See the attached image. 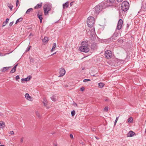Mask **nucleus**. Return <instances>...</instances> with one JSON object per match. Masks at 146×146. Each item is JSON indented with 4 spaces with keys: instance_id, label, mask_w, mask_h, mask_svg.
Masks as SVG:
<instances>
[{
    "instance_id": "obj_31",
    "label": "nucleus",
    "mask_w": 146,
    "mask_h": 146,
    "mask_svg": "<svg viewBox=\"0 0 146 146\" xmlns=\"http://www.w3.org/2000/svg\"><path fill=\"white\" fill-rule=\"evenodd\" d=\"M71 113L72 116H74L75 114V111L74 110H73L71 111Z\"/></svg>"
},
{
    "instance_id": "obj_11",
    "label": "nucleus",
    "mask_w": 146,
    "mask_h": 146,
    "mask_svg": "<svg viewBox=\"0 0 146 146\" xmlns=\"http://www.w3.org/2000/svg\"><path fill=\"white\" fill-rule=\"evenodd\" d=\"M135 133L132 131H129L127 134V137H131L135 134Z\"/></svg>"
},
{
    "instance_id": "obj_42",
    "label": "nucleus",
    "mask_w": 146,
    "mask_h": 146,
    "mask_svg": "<svg viewBox=\"0 0 146 146\" xmlns=\"http://www.w3.org/2000/svg\"><path fill=\"white\" fill-rule=\"evenodd\" d=\"M9 133L11 135H13L14 134V132L13 131H10Z\"/></svg>"
},
{
    "instance_id": "obj_59",
    "label": "nucleus",
    "mask_w": 146,
    "mask_h": 146,
    "mask_svg": "<svg viewBox=\"0 0 146 146\" xmlns=\"http://www.w3.org/2000/svg\"><path fill=\"white\" fill-rule=\"evenodd\" d=\"M106 6H108L109 5H106Z\"/></svg>"
},
{
    "instance_id": "obj_39",
    "label": "nucleus",
    "mask_w": 146,
    "mask_h": 146,
    "mask_svg": "<svg viewBox=\"0 0 146 146\" xmlns=\"http://www.w3.org/2000/svg\"><path fill=\"white\" fill-rule=\"evenodd\" d=\"M96 129L95 128H92V130L93 132H95Z\"/></svg>"
},
{
    "instance_id": "obj_55",
    "label": "nucleus",
    "mask_w": 146,
    "mask_h": 146,
    "mask_svg": "<svg viewBox=\"0 0 146 146\" xmlns=\"http://www.w3.org/2000/svg\"><path fill=\"white\" fill-rule=\"evenodd\" d=\"M145 132L146 134V128L145 129Z\"/></svg>"
},
{
    "instance_id": "obj_43",
    "label": "nucleus",
    "mask_w": 146,
    "mask_h": 146,
    "mask_svg": "<svg viewBox=\"0 0 146 146\" xmlns=\"http://www.w3.org/2000/svg\"><path fill=\"white\" fill-rule=\"evenodd\" d=\"M16 6L17 7L19 4V0H17L16 3Z\"/></svg>"
},
{
    "instance_id": "obj_47",
    "label": "nucleus",
    "mask_w": 146,
    "mask_h": 146,
    "mask_svg": "<svg viewBox=\"0 0 146 146\" xmlns=\"http://www.w3.org/2000/svg\"><path fill=\"white\" fill-rule=\"evenodd\" d=\"M74 106H77V104L76 103H75V102H74Z\"/></svg>"
},
{
    "instance_id": "obj_24",
    "label": "nucleus",
    "mask_w": 146,
    "mask_h": 146,
    "mask_svg": "<svg viewBox=\"0 0 146 146\" xmlns=\"http://www.w3.org/2000/svg\"><path fill=\"white\" fill-rule=\"evenodd\" d=\"M23 20V19L22 18H20L17 20L15 22V24H17L19 22L22 21Z\"/></svg>"
},
{
    "instance_id": "obj_32",
    "label": "nucleus",
    "mask_w": 146,
    "mask_h": 146,
    "mask_svg": "<svg viewBox=\"0 0 146 146\" xmlns=\"http://www.w3.org/2000/svg\"><path fill=\"white\" fill-rule=\"evenodd\" d=\"M31 46H29L26 50V52H27V51H29V50H30V48H31Z\"/></svg>"
},
{
    "instance_id": "obj_38",
    "label": "nucleus",
    "mask_w": 146,
    "mask_h": 146,
    "mask_svg": "<svg viewBox=\"0 0 146 146\" xmlns=\"http://www.w3.org/2000/svg\"><path fill=\"white\" fill-rule=\"evenodd\" d=\"M84 89H85V88L84 87H81L80 89V90L81 91H84Z\"/></svg>"
},
{
    "instance_id": "obj_51",
    "label": "nucleus",
    "mask_w": 146,
    "mask_h": 146,
    "mask_svg": "<svg viewBox=\"0 0 146 146\" xmlns=\"http://www.w3.org/2000/svg\"><path fill=\"white\" fill-rule=\"evenodd\" d=\"M73 5V2H71L70 3V6H71L72 5Z\"/></svg>"
},
{
    "instance_id": "obj_30",
    "label": "nucleus",
    "mask_w": 146,
    "mask_h": 146,
    "mask_svg": "<svg viewBox=\"0 0 146 146\" xmlns=\"http://www.w3.org/2000/svg\"><path fill=\"white\" fill-rule=\"evenodd\" d=\"M16 71V69H15L13 68H12V70H11L10 72V73H13L15 72Z\"/></svg>"
},
{
    "instance_id": "obj_27",
    "label": "nucleus",
    "mask_w": 146,
    "mask_h": 146,
    "mask_svg": "<svg viewBox=\"0 0 146 146\" xmlns=\"http://www.w3.org/2000/svg\"><path fill=\"white\" fill-rule=\"evenodd\" d=\"M7 5L8 7L10 8V9L11 11L12 10V8L13 7V6L11 4H9L8 3L7 4Z\"/></svg>"
},
{
    "instance_id": "obj_25",
    "label": "nucleus",
    "mask_w": 146,
    "mask_h": 146,
    "mask_svg": "<svg viewBox=\"0 0 146 146\" xmlns=\"http://www.w3.org/2000/svg\"><path fill=\"white\" fill-rule=\"evenodd\" d=\"M33 10L32 8H30L28 9L26 11V13L27 14H29Z\"/></svg>"
},
{
    "instance_id": "obj_4",
    "label": "nucleus",
    "mask_w": 146,
    "mask_h": 146,
    "mask_svg": "<svg viewBox=\"0 0 146 146\" xmlns=\"http://www.w3.org/2000/svg\"><path fill=\"white\" fill-rule=\"evenodd\" d=\"M129 7V4L127 1H123L121 4V8L124 11H127Z\"/></svg>"
},
{
    "instance_id": "obj_34",
    "label": "nucleus",
    "mask_w": 146,
    "mask_h": 146,
    "mask_svg": "<svg viewBox=\"0 0 146 146\" xmlns=\"http://www.w3.org/2000/svg\"><path fill=\"white\" fill-rule=\"evenodd\" d=\"M91 81L90 79H85L83 80V82H86L87 81Z\"/></svg>"
},
{
    "instance_id": "obj_40",
    "label": "nucleus",
    "mask_w": 146,
    "mask_h": 146,
    "mask_svg": "<svg viewBox=\"0 0 146 146\" xmlns=\"http://www.w3.org/2000/svg\"><path fill=\"white\" fill-rule=\"evenodd\" d=\"M13 21H12V22H10L9 24V26H11L13 25Z\"/></svg>"
},
{
    "instance_id": "obj_13",
    "label": "nucleus",
    "mask_w": 146,
    "mask_h": 146,
    "mask_svg": "<svg viewBox=\"0 0 146 146\" xmlns=\"http://www.w3.org/2000/svg\"><path fill=\"white\" fill-rule=\"evenodd\" d=\"M11 67V66H9L3 67L1 69V71L2 72H5L8 70Z\"/></svg>"
},
{
    "instance_id": "obj_5",
    "label": "nucleus",
    "mask_w": 146,
    "mask_h": 146,
    "mask_svg": "<svg viewBox=\"0 0 146 146\" xmlns=\"http://www.w3.org/2000/svg\"><path fill=\"white\" fill-rule=\"evenodd\" d=\"M51 5L48 4H46L44 5L43 8L44 14L45 15L48 14V11L51 10Z\"/></svg>"
},
{
    "instance_id": "obj_41",
    "label": "nucleus",
    "mask_w": 146,
    "mask_h": 146,
    "mask_svg": "<svg viewBox=\"0 0 146 146\" xmlns=\"http://www.w3.org/2000/svg\"><path fill=\"white\" fill-rule=\"evenodd\" d=\"M20 78L19 77L18 75H17L16 76V79L17 80Z\"/></svg>"
},
{
    "instance_id": "obj_50",
    "label": "nucleus",
    "mask_w": 146,
    "mask_h": 146,
    "mask_svg": "<svg viewBox=\"0 0 146 146\" xmlns=\"http://www.w3.org/2000/svg\"><path fill=\"white\" fill-rule=\"evenodd\" d=\"M30 61H31V62H34V60L33 59H30Z\"/></svg>"
},
{
    "instance_id": "obj_35",
    "label": "nucleus",
    "mask_w": 146,
    "mask_h": 146,
    "mask_svg": "<svg viewBox=\"0 0 146 146\" xmlns=\"http://www.w3.org/2000/svg\"><path fill=\"white\" fill-rule=\"evenodd\" d=\"M108 106L106 107L104 109V111H107L108 110Z\"/></svg>"
},
{
    "instance_id": "obj_36",
    "label": "nucleus",
    "mask_w": 146,
    "mask_h": 146,
    "mask_svg": "<svg viewBox=\"0 0 146 146\" xmlns=\"http://www.w3.org/2000/svg\"><path fill=\"white\" fill-rule=\"evenodd\" d=\"M36 115L38 117H40V115L38 111L36 112Z\"/></svg>"
},
{
    "instance_id": "obj_6",
    "label": "nucleus",
    "mask_w": 146,
    "mask_h": 146,
    "mask_svg": "<svg viewBox=\"0 0 146 146\" xmlns=\"http://www.w3.org/2000/svg\"><path fill=\"white\" fill-rule=\"evenodd\" d=\"M105 56L107 59H111L112 57L111 51L110 50L106 51L105 53Z\"/></svg>"
},
{
    "instance_id": "obj_37",
    "label": "nucleus",
    "mask_w": 146,
    "mask_h": 146,
    "mask_svg": "<svg viewBox=\"0 0 146 146\" xmlns=\"http://www.w3.org/2000/svg\"><path fill=\"white\" fill-rule=\"evenodd\" d=\"M118 118H119V117H117L116 118V119L114 122V125H115L116 124V123L118 119Z\"/></svg>"
},
{
    "instance_id": "obj_33",
    "label": "nucleus",
    "mask_w": 146,
    "mask_h": 146,
    "mask_svg": "<svg viewBox=\"0 0 146 146\" xmlns=\"http://www.w3.org/2000/svg\"><path fill=\"white\" fill-rule=\"evenodd\" d=\"M37 14H38L40 15H43L42 12L40 10L38 11Z\"/></svg>"
},
{
    "instance_id": "obj_22",
    "label": "nucleus",
    "mask_w": 146,
    "mask_h": 146,
    "mask_svg": "<svg viewBox=\"0 0 146 146\" xmlns=\"http://www.w3.org/2000/svg\"><path fill=\"white\" fill-rule=\"evenodd\" d=\"M90 32H91V35L92 37H93V38L95 36V32L94 30H91L90 31Z\"/></svg>"
},
{
    "instance_id": "obj_46",
    "label": "nucleus",
    "mask_w": 146,
    "mask_h": 146,
    "mask_svg": "<svg viewBox=\"0 0 146 146\" xmlns=\"http://www.w3.org/2000/svg\"><path fill=\"white\" fill-rule=\"evenodd\" d=\"M23 137H22V138L21 139V143H22L23 142Z\"/></svg>"
},
{
    "instance_id": "obj_1",
    "label": "nucleus",
    "mask_w": 146,
    "mask_h": 146,
    "mask_svg": "<svg viewBox=\"0 0 146 146\" xmlns=\"http://www.w3.org/2000/svg\"><path fill=\"white\" fill-rule=\"evenodd\" d=\"M79 49L81 52H88L89 50L88 42L83 41L82 42V46L79 47Z\"/></svg>"
},
{
    "instance_id": "obj_44",
    "label": "nucleus",
    "mask_w": 146,
    "mask_h": 146,
    "mask_svg": "<svg viewBox=\"0 0 146 146\" xmlns=\"http://www.w3.org/2000/svg\"><path fill=\"white\" fill-rule=\"evenodd\" d=\"M70 137L71 139H73V135L72 134L70 135Z\"/></svg>"
},
{
    "instance_id": "obj_26",
    "label": "nucleus",
    "mask_w": 146,
    "mask_h": 146,
    "mask_svg": "<svg viewBox=\"0 0 146 146\" xmlns=\"http://www.w3.org/2000/svg\"><path fill=\"white\" fill-rule=\"evenodd\" d=\"M56 43H54L53 44L52 47V49H51V51H52L54 50L55 48L56 47Z\"/></svg>"
},
{
    "instance_id": "obj_45",
    "label": "nucleus",
    "mask_w": 146,
    "mask_h": 146,
    "mask_svg": "<svg viewBox=\"0 0 146 146\" xmlns=\"http://www.w3.org/2000/svg\"><path fill=\"white\" fill-rule=\"evenodd\" d=\"M18 64H17L13 68L14 69H16V67H17V66H18Z\"/></svg>"
},
{
    "instance_id": "obj_17",
    "label": "nucleus",
    "mask_w": 146,
    "mask_h": 146,
    "mask_svg": "<svg viewBox=\"0 0 146 146\" xmlns=\"http://www.w3.org/2000/svg\"><path fill=\"white\" fill-rule=\"evenodd\" d=\"M68 2H67L63 4V9L68 8Z\"/></svg>"
},
{
    "instance_id": "obj_9",
    "label": "nucleus",
    "mask_w": 146,
    "mask_h": 146,
    "mask_svg": "<svg viewBox=\"0 0 146 146\" xmlns=\"http://www.w3.org/2000/svg\"><path fill=\"white\" fill-rule=\"evenodd\" d=\"M59 72L60 73V75L59 76V77H61L63 76L65 74L66 71L64 68H61L60 69V71Z\"/></svg>"
},
{
    "instance_id": "obj_7",
    "label": "nucleus",
    "mask_w": 146,
    "mask_h": 146,
    "mask_svg": "<svg viewBox=\"0 0 146 146\" xmlns=\"http://www.w3.org/2000/svg\"><path fill=\"white\" fill-rule=\"evenodd\" d=\"M123 23V20L121 19H120L119 20L118 22L117 26L116 29V31L117 29L119 30L121 29L122 27Z\"/></svg>"
},
{
    "instance_id": "obj_49",
    "label": "nucleus",
    "mask_w": 146,
    "mask_h": 146,
    "mask_svg": "<svg viewBox=\"0 0 146 146\" xmlns=\"http://www.w3.org/2000/svg\"><path fill=\"white\" fill-rule=\"evenodd\" d=\"M129 25H129V24H127V28H129Z\"/></svg>"
},
{
    "instance_id": "obj_61",
    "label": "nucleus",
    "mask_w": 146,
    "mask_h": 146,
    "mask_svg": "<svg viewBox=\"0 0 146 146\" xmlns=\"http://www.w3.org/2000/svg\"><path fill=\"white\" fill-rule=\"evenodd\" d=\"M1 143H0V144Z\"/></svg>"
},
{
    "instance_id": "obj_57",
    "label": "nucleus",
    "mask_w": 146,
    "mask_h": 146,
    "mask_svg": "<svg viewBox=\"0 0 146 146\" xmlns=\"http://www.w3.org/2000/svg\"><path fill=\"white\" fill-rule=\"evenodd\" d=\"M108 99H106V100H105V101H108Z\"/></svg>"
},
{
    "instance_id": "obj_58",
    "label": "nucleus",
    "mask_w": 146,
    "mask_h": 146,
    "mask_svg": "<svg viewBox=\"0 0 146 146\" xmlns=\"http://www.w3.org/2000/svg\"><path fill=\"white\" fill-rule=\"evenodd\" d=\"M54 146H57V145H54Z\"/></svg>"
},
{
    "instance_id": "obj_21",
    "label": "nucleus",
    "mask_w": 146,
    "mask_h": 146,
    "mask_svg": "<svg viewBox=\"0 0 146 146\" xmlns=\"http://www.w3.org/2000/svg\"><path fill=\"white\" fill-rule=\"evenodd\" d=\"M104 85V84L103 83L100 82L98 84V87L100 88H102Z\"/></svg>"
},
{
    "instance_id": "obj_53",
    "label": "nucleus",
    "mask_w": 146,
    "mask_h": 146,
    "mask_svg": "<svg viewBox=\"0 0 146 146\" xmlns=\"http://www.w3.org/2000/svg\"><path fill=\"white\" fill-rule=\"evenodd\" d=\"M3 56V55H2V53L0 52V56Z\"/></svg>"
},
{
    "instance_id": "obj_8",
    "label": "nucleus",
    "mask_w": 146,
    "mask_h": 146,
    "mask_svg": "<svg viewBox=\"0 0 146 146\" xmlns=\"http://www.w3.org/2000/svg\"><path fill=\"white\" fill-rule=\"evenodd\" d=\"M119 34L115 32V33L113 36L110 38H109L108 40L112 41L113 40H115L116 39V38L117 36H118Z\"/></svg>"
},
{
    "instance_id": "obj_19",
    "label": "nucleus",
    "mask_w": 146,
    "mask_h": 146,
    "mask_svg": "<svg viewBox=\"0 0 146 146\" xmlns=\"http://www.w3.org/2000/svg\"><path fill=\"white\" fill-rule=\"evenodd\" d=\"M5 122L2 121H0V127L3 128L5 127Z\"/></svg>"
},
{
    "instance_id": "obj_60",
    "label": "nucleus",
    "mask_w": 146,
    "mask_h": 146,
    "mask_svg": "<svg viewBox=\"0 0 146 146\" xmlns=\"http://www.w3.org/2000/svg\"><path fill=\"white\" fill-rule=\"evenodd\" d=\"M82 144H83V143H82Z\"/></svg>"
},
{
    "instance_id": "obj_23",
    "label": "nucleus",
    "mask_w": 146,
    "mask_h": 146,
    "mask_svg": "<svg viewBox=\"0 0 146 146\" xmlns=\"http://www.w3.org/2000/svg\"><path fill=\"white\" fill-rule=\"evenodd\" d=\"M51 99L53 101H56L57 100V98L56 96H53L52 97H50Z\"/></svg>"
},
{
    "instance_id": "obj_48",
    "label": "nucleus",
    "mask_w": 146,
    "mask_h": 146,
    "mask_svg": "<svg viewBox=\"0 0 146 146\" xmlns=\"http://www.w3.org/2000/svg\"><path fill=\"white\" fill-rule=\"evenodd\" d=\"M123 0H117V2H122Z\"/></svg>"
},
{
    "instance_id": "obj_14",
    "label": "nucleus",
    "mask_w": 146,
    "mask_h": 146,
    "mask_svg": "<svg viewBox=\"0 0 146 146\" xmlns=\"http://www.w3.org/2000/svg\"><path fill=\"white\" fill-rule=\"evenodd\" d=\"M25 98L29 100H31L32 99L31 97L29 95L28 93H26L25 95Z\"/></svg>"
},
{
    "instance_id": "obj_52",
    "label": "nucleus",
    "mask_w": 146,
    "mask_h": 146,
    "mask_svg": "<svg viewBox=\"0 0 146 146\" xmlns=\"http://www.w3.org/2000/svg\"><path fill=\"white\" fill-rule=\"evenodd\" d=\"M95 138H96L97 139H99V138H98V137H96H96H95Z\"/></svg>"
},
{
    "instance_id": "obj_15",
    "label": "nucleus",
    "mask_w": 146,
    "mask_h": 146,
    "mask_svg": "<svg viewBox=\"0 0 146 146\" xmlns=\"http://www.w3.org/2000/svg\"><path fill=\"white\" fill-rule=\"evenodd\" d=\"M42 5V3H41L40 4H38L35 7L34 9H36L40 8Z\"/></svg>"
},
{
    "instance_id": "obj_29",
    "label": "nucleus",
    "mask_w": 146,
    "mask_h": 146,
    "mask_svg": "<svg viewBox=\"0 0 146 146\" xmlns=\"http://www.w3.org/2000/svg\"><path fill=\"white\" fill-rule=\"evenodd\" d=\"M133 121V119L132 117H130L128 119V122L129 123H132Z\"/></svg>"
},
{
    "instance_id": "obj_18",
    "label": "nucleus",
    "mask_w": 146,
    "mask_h": 146,
    "mask_svg": "<svg viewBox=\"0 0 146 146\" xmlns=\"http://www.w3.org/2000/svg\"><path fill=\"white\" fill-rule=\"evenodd\" d=\"M37 16L40 19V23L42 22V20L43 19V17H42V15H39L38 14H37Z\"/></svg>"
},
{
    "instance_id": "obj_56",
    "label": "nucleus",
    "mask_w": 146,
    "mask_h": 146,
    "mask_svg": "<svg viewBox=\"0 0 146 146\" xmlns=\"http://www.w3.org/2000/svg\"><path fill=\"white\" fill-rule=\"evenodd\" d=\"M0 146H5L4 145H0Z\"/></svg>"
},
{
    "instance_id": "obj_12",
    "label": "nucleus",
    "mask_w": 146,
    "mask_h": 146,
    "mask_svg": "<svg viewBox=\"0 0 146 146\" xmlns=\"http://www.w3.org/2000/svg\"><path fill=\"white\" fill-rule=\"evenodd\" d=\"M42 42L44 44H46L47 42L48 41V38L46 36H45L44 38L42 40Z\"/></svg>"
},
{
    "instance_id": "obj_2",
    "label": "nucleus",
    "mask_w": 146,
    "mask_h": 146,
    "mask_svg": "<svg viewBox=\"0 0 146 146\" xmlns=\"http://www.w3.org/2000/svg\"><path fill=\"white\" fill-rule=\"evenodd\" d=\"M103 9L102 6L101 4H99L96 6L93 9L94 15H96Z\"/></svg>"
},
{
    "instance_id": "obj_54",
    "label": "nucleus",
    "mask_w": 146,
    "mask_h": 146,
    "mask_svg": "<svg viewBox=\"0 0 146 146\" xmlns=\"http://www.w3.org/2000/svg\"><path fill=\"white\" fill-rule=\"evenodd\" d=\"M56 53V52H55V53H53V54H52L51 55H54V54H55Z\"/></svg>"
},
{
    "instance_id": "obj_10",
    "label": "nucleus",
    "mask_w": 146,
    "mask_h": 146,
    "mask_svg": "<svg viewBox=\"0 0 146 146\" xmlns=\"http://www.w3.org/2000/svg\"><path fill=\"white\" fill-rule=\"evenodd\" d=\"M43 101L42 102L44 104V106L47 108H49V107L47 106L48 102L46 99L44 98L43 99Z\"/></svg>"
},
{
    "instance_id": "obj_3",
    "label": "nucleus",
    "mask_w": 146,
    "mask_h": 146,
    "mask_svg": "<svg viewBox=\"0 0 146 146\" xmlns=\"http://www.w3.org/2000/svg\"><path fill=\"white\" fill-rule=\"evenodd\" d=\"M94 24V18L93 17H89L87 20V24L89 27H92Z\"/></svg>"
},
{
    "instance_id": "obj_20",
    "label": "nucleus",
    "mask_w": 146,
    "mask_h": 146,
    "mask_svg": "<svg viewBox=\"0 0 146 146\" xmlns=\"http://www.w3.org/2000/svg\"><path fill=\"white\" fill-rule=\"evenodd\" d=\"M9 18H7L6 19V21L4 22L3 23V27L5 26L6 24L7 23L8 21H9Z\"/></svg>"
},
{
    "instance_id": "obj_28",
    "label": "nucleus",
    "mask_w": 146,
    "mask_h": 146,
    "mask_svg": "<svg viewBox=\"0 0 146 146\" xmlns=\"http://www.w3.org/2000/svg\"><path fill=\"white\" fill-rule=\"evenodd\" d=\"M114 0H107V2L110 4L114 2Z\"/></svg>"
},
{
    "instance_id": "obj_16",
    "label": "nucleus",
    "mask_w": 146,
    "mask_h": 146,
    "mask_svg": "<svg viewBox=\"0 0 146 146\" xmlns=\"http://www.w3.org/2000/svg\"><path fill=\"white\" fill-rule=\"evenodd\" d=\"M31 78V76H29V77H27V78H22L21 79V81H29L30 80Z\"/></svg>"
}]
</instances>
